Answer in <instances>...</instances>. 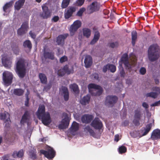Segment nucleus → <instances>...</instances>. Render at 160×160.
Here are the masks:
<instances>
[{"label":"nucleus","mask_w":160,"mask_h":160,"mask_svg":"<svg viewBox=\"0 0 160 160\" xmlns=\"http://www.w3.org/2000/svg\"><path fill=\"white\" fill-rule=\"evenodd\" d=\"M149 60L153 62L157 61L160 57V47L157 43L151 44L148 50Z\"/></svg>","instance_id":"1"},{"label":"nucleus","mask_w":160,"mask_h":160,"mask_svg":"<svg viewBox=\"0 0 160 160\" xmlns=\"http://www.w3.org/2000/svg\"><path fill=\"white\" fill-rule=\"evenodd\" d=\"M39 119H42L43 123L45 125H49L51 122L50 114L49 112H45V106L43 105H40L36 113Z\"/></svg>","instance_id":"2"},{"label":"nucleus","mask_w":160,"mask_h":160,"mask_svg":"<svg viewBox=\"0 0 160 160\" xmlns=\"http://www.w3.org/2000/svg\"><path fill=\"white\" fill-rule=\"evenodd\" d=\"M121 61L123 63L126 69L129 72L132 70V68L135 67L137 63V60L135 58L133 59H128V54H124L121 58Z\"/></svg>","instance_id":"3"},{"label":"nucleus","mask_w":160,"mask_h":160,"mask_svg":"<svg viewBox=\"0 0 160 160\" xmlns=\"http://www.w3.org/2000/svg\"><path fill=\"white\" fill-rule=\"evenodd\" d=\"M16 71L20 78H22L24 77L26 73V68L24 61L23 59L20 58L17 61Z\"/></svg>","instance_id":"4"},{"label":"nucleus","mask_w":160,"mask_h":160,"mask_svg":"<svg viewBox=\"0 0 160 160\" xmlns=\"http://www.w3.org/2000/svg\"><path fill=\"white\" fill-rule=\"evenodd\" d=\"M103 91L102 87L94 83H91V95L95 96L101 95Z\"/></svg>","instance_id":"5"},{"label":"nucleus","mask_w":160,"mask_h":160,"mask_svg":"<svg viewBox=\"0 0 160 160\" xmlns=\"http://www.w3.org/2000/svg\"><path fill=\"white\" fill-rule=\"evenodd\" d=\"M91 125L96 129L98 130L100 132H102L103 126L102 122L98 118H95L92 120Z\"/></svg>","instance_id":"6"},{"label":"nucleus","mask_w":160,"mask_h":160,"mask_svg":"<svg viewBox=\"0 0 160 160\" xmlns=\"http://www.w3.org/2000/svg\"><path fill=\"white\" fill-rule=\"evenodd\" d=\"M63 119L62 120L60 123L58 125V128L60 129H64L68 126L70 120L69 115L67 114L64 113L63 114Z\"/></svg>","instance_id":"7"},{"label":"nucleus","mask_w":160,"mask_h":160,"mask_svg":"<svg viewBox=\"0 0 160 160\" xmlns=\"http://www.w3.org/2000/svg\"><path fill=\"white\" fill-rule=\"evenodd\" d=\"M2 75L4 84L6 86L10 84L12 82L13 78L12 73L9 72L5 71L3 73Z\"/></svg>","instance_id":"8"},{"label":"nucleus","mask_w":160,"mask_h":160,"mask_svg":"<svg viewBox=\"0 0 160 160\" xmlns=\"http://www.w3.org/2000/svg\"><path fill=\"white\" fill-rule=\"evenodd\" d=\"M47 151L41 150L40 151L41 153L44 154L48 158L52 159L55 156V152L52 148L49 146L47 147Z\"/></svg>","instance_id":"9"},{"label":"nucleus","mask_w":160,"mask_h":160,"mask_svg":"<svg viewBox=\"0 0 160 160\" xmlns=\"http://www.w3.org/2000/svg\"><path fill=\"white\" fill-rule=\"evenodd\" d=\"M73 72V69L72 65H66L63 68L60 69L58 72V74L59 76H62L65 73L69 74Z\"/></svg>","instance_id":"10"},{"label":"nucleus","mask_w":160,"mask_h":160,"mask_svg":"<svg viewBox=\"0 0 160 160\" xmlns=\"http://www.w3.org/2000/svg\"><path fill=\"white\" fill-rule=\"evenodd\" d=\"M118 97L115 96L108 95L106 98L105 104L109 107H112L117 102Z\"/></svg>","instance_id":"11"},{"label":"nucleus","mask_w":160,"mask_h":160,"mask_svg":"<svg viewBox=\"0 0 160 160\" xmlns=\"http://www.w3.org/2000/svg\"><path fill=\"white\" fill-rule=\"evenodd\" d=\"M9 116V114L7 112L2 113L0 114L1 119L4 121L5 126L7 127H9L11 123Z\"/></svg>","instance_id":"12"},{"label":"nucleus","mask_w":160,"mask_h":160,"mask_svg":"<svg viewBox=\"0 0 160 160\" xmlns=\"http://www.w3.org/2000/svg\"><path fill=\"white\" fill-rule=\"evenodd\" d=\"M152 90L155 92H151L146 94L147 97H150L153 98H157L159 94L160 93V88L157 87H154L152 88Z\"/></svg>","instance_id":"13"},{"label":"nucleus","mask_w":160,"mask_h":160,"mask_svg":"<svg viewBox=\"0 0 160 160\" xmlns=\"http://www.w3.org/2000/svg\"><path fill=\"white\" fill-rule=\"evenodd\" d=\"M134 119L133 122L136 126L140 125V120L142 117V114L141 111L139 109H137L134 111Z\"/></svg>","instance_id":"14"},{"label":"nucleus","mask_w":160,"mask_h":160,"mask_svg":"<svg viewBox=\"0 0 160 160\" xmlns=\"http://www.w3.org/2000/svg\"><path fill=\"white\" fill-rule=\"evenodd\" d=\"M2 63L6 68H9L11 67L12 61L11 58L8 57L6 54L2 55Z\"/></svg>","instance_id":"15"},{"label":"nucleus","mask_w":160,"mask_h":160,"mask_svg":"<svg viewBox=\"0 0 160 160\" xmlns=\"http://www.w3.org/2000/svg\"><path fill=\"white\" fill-rule=\"evenodd\" d=\"M81 22L79 20L75 21L70 27L69 31L71 35H74L75 32L81 26Z\"/></svg>","instance_id":"16"},{"label":"nucleus","mask_w":160,"mask_h":160,"mask_svg":"<svg viewBox=\"0 0 160 160\" xmlns=\"http://www.w3.org/2000/svg\"><path fill=\"white\" fill-rule=\"evenodd\" d=\"M101 6L100 3L97 1H95L92 2L91 4V14L98 11Z\"/></svg>","instance_id":"17"},{"label":"nucleus","mask_w":160,"mask_h":160,"mask_svg":"<svg viewBox=\"0 0 160 160\" xmlns=\"http://www.w3.org/2000/svg\"><path fill=\"white\" fill-rule=\"evenodd\" d=\"M30 113L28 111H26L25 112L23 116L21 121V123L23 124L24 123H27L28 125L30 121Z\"/></svg>","instance_id":"18"},{"label":"nucleus","mask_w":160,"mask_h":160,"mask_svg":"<svg viewBox=\"0 0 160 160\" xmlns=\"http://www.w3.org/2000/svg\"><path fill=\"white\" fill-rule=\"evenodd\" d=\"M79 129V124L75 122H73L70 128V132L73 135H75Z\"/></svg>","instance_id":"19"},{"label":"nucleus","mask_w":160,"mask_h":160,"mask_svg":"<svg viewBox=\"0 0 160 160\" xmlns=\"http://www.w3.org/2000/svg\"><path fill=\"white\" fill-rule=\"evenodd\" d=\"M43 12L41 14V16L44 18H47L51 16V13L48 10V8L44 5L42 6Z\"/></svg>","instance_id":"20"},{"label":"nucleus","mask_w":160,"mask_h":160,"mask_svg":"<svg viewBox=\"0 0 160 160\" xmlns=\"http://www.w3.org/2000/svg\"><path fill=\"white\" fill-rule=\"evenodd\" d=\"M60 93L63 96L65 101L68 100L69 98V93L67 88L65 87H62L60 88Z\"/></svg>","instance_id":"21"},{"label":"nucleus","mask_w":160,"mask_h":160,"mask_svg":"<svg viewBox=\"0 0 160 160\" xmlns=\"http://www.w3.org/2000/svg\"><path fill=\"white\" fill-rule=\"evenodd\" d=\"M151 138L154 140L160 139V130L159 129L154 130L152 132Z\"/></svg>","instance_id":"22"},{"label":"nucleus","mask_w":160,"mask_h":160,"mask_svg":"<svg viewBox=\"0 0 160 160\" xmlns=\"http://www.w3.org/2000/svg\"><path fill=\"white\" fill-rule=\"evenodd\" d=\"M76 10L75 7H70L67 9V11L65 12L64 17L65 18L68 19L72 16V13Z\"/></svg>","instance_id":"23"},{"label":"nucleus","mask_w":160,"mask_h":160,"mask_svg":"<svg viewBox=\"0 0 160 160\" xmlns=\"http://www.w3.org/2000/svg\"><path fill=\"white\" fill-rule=\"evenodd\" d=\"M93 29L94 31V36L93 39L91 41V44H94L98 41L100 36L99 32L97 30L96 28H94Z\"/></svg>","instance_id":"24"},{"label":"nucleus","mask_w":160,"mask_h":160,"mask_svg":"<svg viewBox=\"0 0 160 160\" xmlns=\"http://www.w3.org/2000/svg\"><path fill=\"white\" fill-rule=\"evenodd\" d=\"M28 28V24L27 22L23 23L21 28L18 30V33L19 35H22L27 30Z\"/></svg>","instance_id":"25"},{"label":"nucleus","mask_w":160,"mask_h":160,"mask_svg":"<svg viewBox=\"0 0 160 160\" xmlns=\"http://www.w3.org/2000/svg\"><path fill=\"white\" fill-rule=\"evenodd\" d=\"M152 125V123H150L147 124L145 127L142 128L143 130L142 131V132H143L142 136H145L148 134L151 129Z\"/></svg>","instance_id":"26"},{"label":"nucleus","mask_w":160,"mask_h":160,"mask_svg":"<svg viewBox=\"0 0 160 160\" xmlns=\"http://www.w3.org/2000/svg\"><path fill=\"white\" fill-rule=\"evenodd\" d=\"M68 34L61 35L58 36L57 39V42L58 45L63 44L64 43L65 39L68 36Z\"/></svg>","instance_id":"27"},{"label":"nucleus","mask_w":160,"mask_h":160,"mask_svg":"<svg viewBox=\"0 0 160 160\" xmlns=\"http://www.w3.org/2000/svg\"><path fill=\"white\" fill-rule=\"evenodd\" d=\"M13 3V2L11 1L6 3L3 7V10L4 12H9L11 10V8Z\"/></svg>","instance_id":"28"},{"label":"nucleus","mask_w":160,"mask_h":160,"mask_svg":"<svg viewBox=\"0 0 160 160\" xmlns=\"http://www.w3.org/2000/svg\"><path fill=\"white\" fill-rule=\"evenodd\" d=\"M23 154L24 151L23 150L21 149L18 152L14 151L12 156L14 158H21L23 156Z\"/></svg>","instance_id":"29"},{"label":"nucleus","mask_w":160,"mask_h":160,"mask_svg":"<svg viewBox=\"0 0 160 160\" xmlns=\"http://www.w3.org/2000/svg\"><path fill=\"white\" fill-rule=\"evenodd\" d=\"M82 123L88 124L90 122V115L85 114L83 115L81 118Z\"/></svg>","instance_id":"30"},{"label":"nucleus","mask_w":160,"mask_h":160,"mask_svg":"<svg viewBox=\"0 0 160 160\" xmlns=\"http://www.w3.org/2000/svg\"><path fill=\"white\" fill-rule=\"evenodd\" d=\"M24 2L25 0H19L16 2L14 6L15 9L18 10H19L23 6Z\"/></svg>","instance_id":"31"},{"label":"nucleus","mask_w":160,"mask_h":160,"mask_svg":"<svg viewBox=\"0 0 160 160\" xmlns=\"http://www.w3.org/2000/svg\"><path fill=\"white\" fill-rule=\"evenodd\" d=\"M90 100V95L88 94L84 97L83 98L80 100V102L82 105H85L88 103Z\"/></svg>","instance_id":"32"},{"label":"nucleus","mask_w":160,"mask_h":160,"mask_svg":"<svg viewBox=\"0 0 160 160\" xmlns=\"http://www.w3.org/2000/svg\"><path fill=\"white\" fill-rule=\"evenodd\" d=\"M132 42L133 46H134L135 41L137 37V33L136 31H133L132 32Z\"/></svg>","instance_id":"33"},{"label":"nucleus","mask_w":160,"mask_h":160,"mask_svg":"<svg viewBox=\"0 0 160 160\" xmlns=\"http://www.w3.org/2000/svg\"><path fill=\"white\" fill-rule=\"evenodd\" d=\"M44 56L45 58H48L52 60L54 58L53 53L52 52H45L44 53Z\"/></svg>","instance_id":"34"},{"label":"nucleus","mask_w":160,"mask_h":160,"mask_svg":"<svg viewBox=\"0 0 160 160\" xmlns=\"http://www.w3.org/2000/svg\"><path fill=\"white\" fill-rule=\"evenodd\" d=\"M12 92H13V93L17 96H21L22 95L23 92L24 91L23 90L21 89H14L13 90H12Z\"/></svg>","instance_id":"35"},{"label":"nucleus","mask_w":160,"mask_h":160,"mask_svg":"<svg viewBox=\"0 0 160 160\" xmlns=\"http://www.w3.org/2000/svg\"><path fill=\"white\" fill-rule=\"evenodd\" d=\"M84 63L86 68H89L90 67V56L89 55L86 56L84 61Z\"/></svg>","instance_id":"36"},{"label":"nucleus","mask_w":160,"mask_h":160,"mask_svg":"<svg viewBox=\"0 0 160 160\" xmlns=\"http://www.w3.org/2000/svg\"><path fill=\"white\" fill-rule=\"evenodd\" d=\"M39 78L41 82L43 84H46L47 82V78L46 75L42 73H40L39 74Z\"/></svg>","instance_id":"37"},{"label":"nucleus","mask_w":160,"mask_h":160,"mask_svg":"<svg viewBox=\"0 0 160 160\" xmlns=\"http://www.w3.org/2000/svg\"><path fill=\"white\" fill-rule=\"evenodd\" d=\"M70 88L75 93H78L79 92L78 86L76 84L74 83L71 84L70 86Z\"/></svg>","instance_id":"38"},{"label":"nucleus","mask_w":160,"mask_h":160,"mask_svg":"<svg viewBox=\"0 0 160 160\" xmlns=\"http://www.w3.org/2000/svg\"><path fill=\"white\" fill-rule=\"evenodd\" d=\"M102 132L101 131V132L99 131V132L96 133L93 130L91 129V136L96 138H99Z\"/></svg>","instance_id":"39"},{"label":"nucleus","mask_w":160,"mask_h":160,"mask_svg":"<svg viewBox=\"0 0 160 160\" xmlns=\"http://www.w3.org/2000/svg\"><path fill=\"white\" fill-rule=\"evenodd\" d=\"M82 32L83 36L87 38H89L90 36V30L87 28H84L82 30Z\"/></svg>","instance_id":"40"},{"label":"nucleus","mask_w":160,"mask_h":160,"mask_svg":"<svg viewBox=\"0 0 160 160\" xmlns=\"http://www.w3.org/2000/svg\"><path fill=\"white\" fill-rule=\"evenodd\" d=\"M127 148L126 147L122 145L118 148V152L119 153L122 154L126 152Z\"/></svg>","instance_id":"41"},{"label":"nucleus","mask_w":160,"mask_h":160,"mask_svg":"<svg viewBox=\"0 0 160 160\" xmlns=\"http://www.w3.org/2000/svg\"><path fill=\"white\" fill-rule=\"evenodd\" d=\"M23 46L25 47H27L29 49L31 48H32L31 43L29 40L25 41L23 43Z\"/></svg>","instance_id":"42"},{"label":"nucleus","mask_w":160,"mask_h":160,"mask_svg":"<svg viewBox=\"0 0 160 160\" xmlns=\"http://www.w3.org/2000/svg\"><path fill=\"white\" fill-rule=\"evenodd\" d=\"M70 0H63L62 4V8H66L68 5Z\"/></svg>","instance_id":"43"},{"label":"nucleus","mask_w":160,"mask_h":160,"mask_svg":"<svg viewBox=\"0 0 160 160\" xmlns=\"http://www.w3.org/2000/svg\"><path fill=\"white\" fill-rule=\"evenodd\" d=\"M119 69L120 70V76L124 78L125 76V72L124 71V69L122 67V65H119Z\"/></svg>","instance_id":"44"},{"label":"nucleus","mask_w":160,"mask_h":160,"mask_svg":"<svg viewBox=\"0 0 160 160\" xmlns=\"http://www.w3.org/2000/svg\"><path fill=\"white\" fill-rule=\"evenodd\" d=\"M84 131L86 133V134H88L90 133V125L88 124L87 125H85L84 127Z\"/></svg>","instance_id":"45"},{"label":"nucleus","mask_w":160,"mask_h":160,"mask_svg":"<svg viewBox=\"0 0 160 160\" xmlns=\"http://www.w3.org/2000/svg\"><path fill=\"white\" fill-rule=\"evenodd\" d=\"M108 69L112 72H114L116 71V67L115 66L112 64H109L108 66Z\"/></svg>","instance_id":"46"},{"label":"nucleus","mask_w":160,"mask_h":160,"mask_svg":"<svg viewBox=\"0 0 160 160\" xmlns=\"http://www.w3.org/2000/svg\"><path fill=\"white\" fill-rule=\"evenodd\" d=\"M85 8H80L77 13V15L79 16H81L83 13L85 11Z\"/></svg>","instance_id":"47"},{"label":"nucleus","mask_w":160,"mask_h":160,"mask_svg":"<svg viewBox=\"0 0 160 160\" xmlns=\"http://www.w3.org/2000/svg\"><path fill=\"white\" fill-rule=\"evenodd\" d=\"M85 0H77L76 2V5L78 6H81L83 5Z\"/></svg>","instance_id":"48"},{"label":"nucleus","mask_w":160,"mask_h":160,"mask_svg":"<svg viewBox=\"0 0 160 160\" xmlns=\"http://www.w3.org/2000/svg\"><path fill=\"white\" fill-rule=\"evenodd\" d=\"M68 60V58L65 56H64L60 58V62L61 63H63Z\"/></svg>","instance_id":"49"},{"label":"nucleus","mask_w":160,"mask_h":160,"mask_svg":"<svg viewBox=\"0 0 160 160\" xmlns=\"http://www.w3.org/2000/svg\"><path fill=\"white\" fill-rule=\"evenodd\" d=\"M139 72L141 74L144 75L146 72V69L144 67H142L140 69Z\"/></svg>","instance_id":"50"},{"label":"nucleus","mask_w":160,"mask_h":160,"mask_svg":"<svg viewBox=\"0 0 160 160\" xmlns=\"http://www.w3.org/2000/svg\"><path fill=\"white\" fill-rule=\"evenodd\" d=\"M29 154L31 158L32 159H34L36 158V153L34 152L33 151L29 152Z\"/></svg>","instance_id":"51"},{"label":"nucleus","mask_w":160,"mask_h":160,"mask_svg":"<svg viewBox=\"0 0 160 160\" xmlns=\"http://www.w3.org/2000/svg\"><path fill=\"white\" fill-rule=\"evenodd\" d=\"M118 43L117 42H111L109 43V46L110 47H111L112 48H114L116 46H118Z\"/></svg>","instance_id":"52"},{"label":"nucleus","mask_w":160,"mask_h":160,"mask_svg":"<svg viewBox=\"0 0 160 160\" xmlns=\"http://www.w3.org/2000/svg\"><path fill=\"white\" fill-rule=\"evenodd\" d=\"M1 160H14L12 159H9L8 155H5L2 157Z\"/></svg>","instance_id":"53"},{"label":"nucleus","mask_w":160,"mask_h":160,"mask_svg":"<svg viewBox=\"0 0 160 160\" xmlns=\"http://www.w3.org/2000/svg\"><path fill=\"white\" fill-rule=\"evenodd\" d=\"M51 87V86L50 85H47L44 87L43 89V91H47L50 89Z\"/></svg>","instance_id":"54"},{"label":"nucleus","mask_w":160,"mask_h":160,"mask_svg":"<svg viewBox=\"0 0 160 160\" xmlns=\"http://www.w3.org/2000/svg\"><path fill=\"white\" fill-rule=\"evenodd\" d=\"M160 105V100L157 102H156L152 104L151 105L152 107H154L158 106Z\"/></svg>","instance_id":"55"},{"label":"nucleus","mask_w":160,"mask_h":160,"mask_svg":"<svg viewBox=\"0 0 160 160\" xmlns=\"http://www.w3.org/2000/svg\"><path fill=\"white\" fill-rule=\"evenodd\" d=\"M26 100L25 102V105L26 106H28V101H29V98H28V94L27 95V94H26Z\"/></svg>","instance_id":"56"},{"label":"nucleus","mask_w":160,"mask_h":160,"mask_svg":"<svg viewBox=\"0 0 160 160\" xmlns=\"http://www.w3.org/2000/svg\"><path fill=\"white\" fill-rule=\"evenodd\" d=\"M58 19H59V17L58 16H55L52 19V20H53L54 22H57L58 21Z\"/></svg>","instance_id":"57"},{"label":"nucleus","mask_w":160,"mask_h":160,"mask_svg":"<svg viewBox=\"0 0 160 160\" xmlns=\"http://www.w3.org/2000/svg\"><path fill=\"white\" fill-rule=\"evenodd\" d=\"M108 65L104 66L103 68V72H105L107 70L108 67Z\"/></svg>","instance_id":"58"},{"label":"nucleus","mask_w":160,"mask_h":160,"mask_svg":"<svg viewBox=\"0 0 160 160\" xmlns=\"http://www.w3.org/2000/svg\"><path fill=\"white\" fill-rule=\"evenodd\" d=\"M142 106L144 108H148V104L145 102H143L142 104Z\"/></svg>","instance_id":"59"},{"label":"nucleus","mask_w":160,"mask_h":160,"mask_svg":"<svg viewBox=\"0 0 160 160\" xmlns=\"http://www.w3.org/2000/svg\"><path fill=\"white\" fill-rule=\"evenodd\" d=\"M29 34L32 38H35V35L34 34H33L32 31L30 32Z\"/></svg>","instance_id":"60"},{"label":"nucleus","mask_w":160,"mask_h":160,"mask_svg":"<svg viewBox=\"0 0 160 160\" xmlns=\"http://www.w3.org/2000/svg\"><path fill=\"white\" fill-rule=\"evenodd\" d=\"M119 135L118 134L116 135L115 136L114 140L115 141L118 142L119 140Z\"/></svg>","instance_id":"61"},{"label":"nucleus","mask_w":160,"mask_h":160,"mask_svg":"<svg viewBox=\"0 0 160 160\" xmlns=\"http://www.w3.org/2000/svg\"><path fill=\"white\" fill-rule=\"evenodd\" d=\"M13 50L14 52L16 54H18L19 52L18 49L17 48H16L15 49H13Z\"/></svg>","instance_id":"62"},{"label":"nucleus","mask_w":160,"mask_h":160,"mask_svg":"<svg viewBox=\"0 0 160 160\" xmlns=\"http://www.w3.org/2000/svg\"><path fill=\"white\" fill-rule=\"evenodd\" d=\"M103 13L104 14L107 15L109 13V11L107 9H105L103 11Z\"/></svg>","instance_id":"63"},{"label":"nucleus","mask_w":160,"mask_h":160,"mask_svg":"<svg viewBox=\"0 0 160 160\" xmlns=\"http://www.w3.org/2000/svg\"><path fill=\"white\" fill-rule=\"evenodd\" d=\"M94 78L96 80H98L99 78L98 74H95L94 76Z\"/></svg>","instance_id":"64"}]
</instances>
